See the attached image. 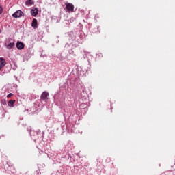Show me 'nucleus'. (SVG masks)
Instances as JSON below:
<instances>
[{"label": "nucleus", "instance_id": "nucleus-2", "mask_svg": "<svg viewBox=\"0 0 175 175\" xmlns=\"http://www.w3.org/2000/svg\"><path fill=\"white\" fill-rule=\"evenodd\" d=\"M66 10L68 13H73L75 12V5L70 3H66Z\"/></svg>", "mask_w": 175, "mask_h": 175}, {"label": "nucleus", "instance_id": "nucleus-16", "mask_svg": "<svg viewBox=\"0 0 175 175\" xmlns=\"http://www.w3.org/2000/svg\"><path fill=\"white\" fill-rule=\"evenodd\" d=\"M81 12H84V10H82Z\"/></svg>", "mask_w": 175, "mask_h": 175}, {"label": "nucleus", "instance_id": "nucleus-5", "mask_svg": "<svg viewBox=\"0 0 175 175\" xmlns=\"http://www.w3.org/2000/svg\"><path fill=\"white\" fill-rule=\"evenodd\" d=\"M6 65V61L3 57H0V70Z\"/></svg>", "mask_w": 175, "mask_h": 175}, {"label": "nucleus", "instance_id": "nucleus-4", "mask_svg": "<svg viewBox=\"0 0 175 175\" xmlns=\"http://www.w3.org/2000/svg\"><path fill=\"white\" fill-rule=\"evenodd\" d=\"M30 13H31V16H33V17H36L38 16V14H39V10L38 9V8L33 7L31 10Z\"/></svg>", "mask_w": 175, "mask_h": 175}, {"label": "nucleus", "instance_id": "nucleus-8", "mask_svg": "<svg viewBox=\"0 0 175 175\" xmlns=\"http://www.w3.org/2000/svg\"><path fill=\"white\" fill-rule=\"evenodd\" d=\"M31 27L34 29H36L38 28V20L36 18H33L31 23Z\"/></svg>", "mask_w": 175, "mask_h": 175}, {"label": "nucleus", "instance_id": "nucleus-1", "mask_svg": "<svg viewBox=\"0 0 175 175\" xmlns=\"http://www.w3.org/2000/svg\"><path fill=\"white\" fill-rule=\"evenodd\" d=\"M14 46V40L12 38H7L5 41V47L8 50H12Z\"/></svg>", "mask_w": 175, "mask_h": 175}, {"label": "nucleus", "instance_id": "nucleus-18", "mask_svg": "<svg viewBox=\"0 0 175 175\" xmlns=\"http://www.w3.org/2000/svg\"><path fill=\"white\" fill-rule=\"evenodd\" d=\"M1 30H0V33H1Z\"/></svg>", "mask_w": 175, "mask_h": 175}, {"label": "nucleus", "instance_id": "nucleus-6", "mask_svg": "<svg viewBox=\"0 0 175 175\" xmlns=\"http://www.w3.org/2000/svg\"><path fill=\"white\" fill-rule=\"evenodd\" d=\"M24 47H25L24 43L21 42H18L16 43V48L18 49V50H23Z\"/></svg>", "mask_w": 175, "mask_h": 175}, {"label": "nucleus", "instance_id": "nucleus-7", "mask_svg": "<svg viewBox=\"0 0 175 175\" xmlns=\"http://www.w3.org/2000/svg\"><path fill=\"white\" fill-rule=\"evenodd\" d=\"M49 96V93L44 92L42 94H41V100H46L47 98Z\"/></svg>", "mask_w": 175, "mask_h": 175}, {"label": "nucleus", "instance_id": "nucleus-3", "mask_svg": "<svg viewBox=\"0 0 175 175\" xmlns=\"http://www.w3.org/2000/svg\"><path fill=\"white\" fill-rule=\"evenodd\" d=\"M23 16H24V12L20 10H17L12 14V17H14V18H18L20 17H23Z\"/></svg>", "mask_w": 175, "mask_h": 175}, {"label": "nucleus", "instance_id": "nucleus-9", "mask_svg": "<svg viewBox=\"0 0 175 175\" xmlns=\"http://www.w3.org/2000/svg\"><path fill=\"white\" fill-rule=\"evenodd\" d=\"M25 3L26 6H32V5L35 4L33 0H27Z\"/></svg>", "mask_w": 175, "mask_h": 175}, {"label": "nucleus", "instance_id": "nucleus-12", "mask_svg": "<svg viewBox=\"0 0 175 175\" xmlns=\"http://www.w3.org/2000/svg\"><path fill=\"white\" fill-rule=\"evenodd\" d=\"M1 105H6V100H1Z\"/></svg>", "mask_w": 175, "mask_h": 175}, {"label": "nucleus", "instance_id": "nucleus-15", "mask_svg": "<svg viewBox=\"0 0 175 175\" xmlns=\"http://www.w3.org/2000/svg\"><path fill=\"white\" fill-rule=\"evenodd\" d=\"M3 10L2 8L0 6V14H1Z\"/></svg>", "mask_w": 175, "mask_h": 175}, {"label": "nucleus", "instance_id": "nucleus-11", "mask_svg": "<svg viewBox=\"0 0 175 175\" xmlns=\"http://www.w3.org/2000/svg\"><path fill=\"white\" fill-rule=\"evenodd\" d=\"M68 127L66 126V124L65 123L62 124V131H65Z\"/></svg>", "mask_w": 175, "mask_h": 175}, {"label": "nucleus", "instance_id": "nucleus-14", "mask_svg": "<svg viewBox=\"0 0 175 175\" xmlns=\"http://www.w3.org/2000/svg\"><path fill=\"white\" fill-rule=\"evenodd\" d=\"M34 133H35V131H30V136H32V135H33Z\"/></svg>", "mask_w": 175, "mask_h": 175}, {"label": "nucleus", "instance_id": "nucleus-10", "mask_svg": "<svg viewBox=\"0 0 175 175\" xmlns=\"http://www.w3.org/2000/svg\"><path fill=\"white\" fill-rule=\"evenodd\" d=\"M14 103H16V100H10L8 103V105L10 107H13L14 105Z\"/></svg>", "mask_w": 175, "mask_h": 175}, {"label": "nucleus", "instance_id": "nucleus-17", "mask_svg": "<svg viewBox=\"0 0 175 175\" xmlns=\"http://www.w3.org/2000/svg\"><path fill=\"white\" fill-rule=\"evenodd\" d=\"M66 46H68V44H66Z\"/></svg>", "mask_w": 175, "mask_h": 175}, {"label": "nucleus", "instance_id": "nucleus-13", "mask_svg": "<svg viewBox=\"0 0 175 175\" xmlns=\"http://www.w3.org/2000/svg\"><path fill=\"white\" fill-rule=\"evenodd\" d=\"M11 96H13V94L10 93V94L7 96V98H11Z\"/></svg>", "mask_w": 175, "mask_h": 175}]
</instances>
